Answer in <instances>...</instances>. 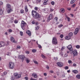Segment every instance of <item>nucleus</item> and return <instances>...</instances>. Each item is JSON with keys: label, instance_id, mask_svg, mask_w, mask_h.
I'll return each mask as SVG.
<instances>
[{"label": "nucleus", "instance_id": "49", "mask_svg": "<svg viewBox=\"0 0 80 80\" xmlns=\"http://www.w3.org/2000/svg\"><path fill=\"white\" fill-rule=\"evenodd\" d=\"M54 19L56 20V22H57V20H58V18L57 17H55L54 18Z\"/></svg>", "mask_w": 80, "mask_h": 80}, {"label": "nucleus", "instance_id": "43", "mask_svg": "<svg viewBox=\"0 0 80 80\" xmlns=\"http://www.w3.org/2000/svg\"><path fill=\"white\" fill-rule=\"evenodd\" d=\"M64 57H68V54L67 53H65L64 54Z\"/></svg>", "mask_w": 80, "mask_h": 80}, {"label": "nucleus", "instance_id": "26", "mask_svg": "<svg viewBox=\"0 0 80 80\" xmlns=\"http://www.w3.org/2000/svg\"><path fill=\"white\" fill-rule=\"evenodd\" d=\"M76 78H78V79H80V75H77L76 76Z\"/></svg>", "mask_w": 80, "mask_h": 80}, {"label": "nucleus", "instance_id": "7", "mask_svg": "<svg viewBox=\"0 0 80 80\" xmlns=\"http://www.w3.org/2000/svg\"><path fill=\"white\" fill-rule=\"evenodd\" d=\"M52 18H53V15L52 14H50L48 18L47 22H49L50 20H51Z\"/></svg>", "mask_w": 80, "mask_h": 80}, {"label": "nucleus", "instance_id": "61", "mask_svg": "<svg viewBox=\"0 0 80 80\" xmlns=\"http://www.w3.org/2000/svg\"><path fill=\"white\" fill-rule=\"evenodd\" d=\"M50 72L51 73H53V71L52 70H51L50 71Z\"/></svg>", "mask_w": 80, "mask_h": 80}, {"label": "nucleus", "instance_id": "45", "mask_svg": "<svg viewBox=\"0 0 80 80\" xmlns=\"http://www.w3.org/2000/svg\"><path fill=\"white\" fill-rule=\"evenodd\" d=\"M65 47L64 46L62 47L61 48V50H64V49H65Z\"/></svg>", "mask_w": 80, "mask_h": 80}, {"label": "nucleus", "instance_id": "36", "mask_svg": "<svg viewBox=\"0 0 80 80\" xmlns=\"http://www.w3.org/2000/svg\"><path fill=\"white\" fill-rule=\"evenodd\" d=\"M73 67H76V66H77V64L75 63H73Z\"/></svg>", "mask_w": 80, "mask_h": 80}, {"label": "nucleus", "instance_id": "17", "mask_svg": "<svg viewBox=\"0 0 80 80\" xmlns=\"http://www.w3.org/2000/svg\"><path fill=\"white\" fill-rule=\"evenodd\" d=\"M72 72H73L75 74H76V73H78V71L76 70H73L72 71Z\"/></svg>", "mask_w": 80, "mask_h": 80}, {"label": "nucleus", "instance_id": "29", "mask_svg": "<svg viewBox=\"0 0 80 80\" xmlns=\"http://www.w3.org/2000/svg\"><path fill=\"white\" fill-rule=\"evenodd\" d=\"M26 62H27V63H29V62H30V60H29V59H27Z\"/></svg>", "mask_w": 80, "mask_h": 80}, {"label": "nucleus", "instance_id": "64", "mask_svg": "<svg viewBox=\"0 0 80 80\" xmlns=\"http://www.w3.org/2000/svg\"><path fill=\"white\" fill-rule=\"evenodd\" d=\"M68 73H70V70H68L67 71Z\"/></svg>", "mask_w": 80, "mask_h": 80}, {"label": "nucleus", "instance_id": "63", "mask_svg": "<svg viewBox=\"0 0 80 80\" xmlns=\"http://www.w3.org/2000/svg\"><path fill=\"white\" fill-rule=\"evenodd\" d=\"M37 1L38 3H40L41 2V0H37Z\"/></svg>", "mask_w": 80, "mask_h": 80}, {"label": "nucleus", "instance_id": "47", "mask_svg": "<svg viewBox=\"0 0 80 80\" xmlns=\"http://www.w3.org/2000/svg\"><path fill=\"white\" fill-rule=\"evenodd\" d=\"M60 38H62L63 37V35L62 34H61L60 35Z\"/></svg>", "mask_w": 80, "mask_h": 80}, {"label": "nucleus", "instance_id": "18", "mask_svg": "<svg viewBox=\"0 0 80 80\" xmlns=\"http://www.w3.org/2000/svg\"><path fill=\"white\" fill-rule=\"evenodd\" d=\"M8 13H9L10 12H12V9H11V8H8Z\"/></svg>", "mask_w": 80, "mask_h": 80}, {"label": "nucleus", "instance_id": "48", "mask_svg": "<svg viewBox=\"0 0 80 80\" xmlns=\"http://www.w3.org/2000/svg\"><path fill=\"white\" fill-rule=\"evenodd\" d=\"M53 10H54L53 9L50 8V12H53Z\"/></svg>", "mask_w": 80, "mask_h": 80}, {"label": "nucleus", "instance_id": "44", "mask_svg": "<svg viewBox=\"0 0 80 80\" xmlns=\"http://www.w3.org/2000/svg\"><path fill=\"white\" fill-rule=\"evenodd\" d=\"M58 27L59 28H61V27H63V25L62 24H61L59 25L58 26Z\"/></svg>", "mask_w": 80, "mask_h": 80}, {"label": "nucleus", "instance_id": "55", "mask_svg": "<svg viewBox=\"0 0 80 80\" xmlns=\"http://www.w3.org/2000/svg\"><path fill=\"white\" fill-rule=\"evenodd\" d=\"M3 5V2H0V5Z\"/></svg>", "mask_w": 80, "mask_h": 80}, {"label": "nucleus", "instance_id": "25", "mask_svg": "<svg viewBox=\"0 0 80 80\" xmlns=\"http://www.w3.org/2000/svg\"><path fill=\"white\" fill-rule=\"evenodd\" d=\"M3 13V11L2 9H0V15H2Z\"/></svg>", "mask_w": 80, "mask_h": 80}, {"label": "nucleus", "instance_id": "46", "mask_svg": "<svg viewBox=\"0 0 80 80\" xmlns=\"http://www.w3.org/2000/svg\"><path fill=\"white\" fill-rule=\"evenodd\" d=\"M65 70H68V66H66L65 67Z\"/></svg>", "mask_w": 80, "mask_h": 80}, {"label": "nucleus", "instance_id": "15", "mask_svg": "<svg viewBox=\"0 0 80 80\" xmlns=\"http://www.w3.org/2000/svg\"><path fill=\"white\" fill-rule=\"evenodd\" d=\"M32 75L34 78H37V74L35 73H33Z\"/></svg>", "mask_w": 80, "mask_h": 80}, {"label": "nucleus", "instance_id": "51", "mask_svg": "<svg viewBox=\"0 0 80 80\" xmlns=\"http://www.w3.org/2000/svg\"><path fill=\"white\" fill-rule=\"evenodd\" d=\"M54 59L55 60H58V58H54Z\"/></svg>", "mask_w": 80, "mask_h": 80}, {"label": "nucleus", "instance_id": "56", "mask_svg": "<svg viewBox=\"0 0 80 80\" xmlns=\"http://www.w3.org/2000/svg\"><path fill=\"white\" fill-rule=\"evenodd\" d=\"M44 75L45 76V77H46L47 75V73H44Z\"/></svg>", "mask_w": 80, "mask_h": 80}, {"label": "nucleus", "instance_id": "28", "mask_svg": "<svg viewBox=\"0 0 80 80\" xmlns=\"http://www.w3.org/2000/svg\"><path fill=\"white\" fill-rule=\"evenodd\" d=\"M20 12L21 13H24V10H23V9L21 10Z\"/></svg>", "mask_w": 80, "mask_h": 80}, {"label": "nucleus", "instance_id": "6", "mask_svg": "<svg viewBox=\"0 0 80 80\" xmlns=\"http://www.w3.org/2000/svg\"><path fill=\"white\" fill-rule=\"evenodd\" d=\"M52 43V44H57V40L56 38L54 37L53 38Z\"/></svg>", "mask_w": 80, "mask_h": 80}, {"label": "nucleus", "instance_id": "57", "mask_svg": "<svg viewBox=\"0 0 80 80\" xmlns=\"http://www.w3.org/2000/svg\"><path fill=\"white\" fill-rule=\"evenodd\" d=\"M32 24H35V22L34 21H32Z\"/></svg>", "mask_w": 80, "mask_h": 80}, {"label": "nucleus", "instance_id": "37", "mask_svg": "<svg viewBox=\"0 0 80 80\" xmlns=\"http://www.w3.org/2000/svg\"><path fill=\"white\" fill-rule=\"evenodd\" d=\"M14 22L15 23H18V20H16L14 21Z\"/></svg>", "mask_w": 80, "mask_h": 80}, {"label": "nucleus", "instance_id": "42", "mask_svg": "<svg viewBox=\"0 0 80 80\" xmlns=\"http://www.w3.org/2000/svg\"><path fill=\"white\" fill-rule=\"evenodd\" d=\"M68 63H69V64H70V63H72V61L70 60H69L68 61Z\"/></svg>", "mask_w": 80, "mask_h": 80}, {"label": "nucleus", "instance_id": "58", "mask_svg": "<svg viewBox=\"0 0 80 80\" xmlns=\"http://www.w3.org/2000/svg\"><path fill=\"white\" fill-rule=\"evenodd\" d=\"M25 80H28V77H25Z\"/></svg>", "mask_w": 80, "mask_h": 80}, {"label": "nucleus", "instance_id": "53", "mask_svg": "<svg viewBox=\"0 0 80 80\" xmlns=\"http://www.w3.org/2000/svg\"><path fill=\"white\" fill-rule=\"evenodd\" d=\"M7 55H10V53L9 52H7Z\"/></svg>", "mask_w": 80, "mask_h": 80}, {"label": "nucleus", "instance_id": "27", "mask_svg": "<svg viewBox=\"0 0 80 80\" xmlns=\"http://www.w3.org/2000/svg\"><path fill=\"white\" fill-rule=\"evenodd\" d=\"M69 37H72V36H73V33H72V32H70L69 34Z\"/></svg>", "mask_w": 80, "mask_h": 80}, {"label": "nucleus", "instance_id": "2", "mask_svg": "<svg viewBox=\"0 0 80 80\" xmlns=\"http://www.w3.org/2000/svg\"><path fill=\"white\" fill-rule=\"evenodd\" d=\"M8 66L10 69H13L15 67V64L13 62H10L9 63Z\"/></svg>", "mask_w": 80, "mask_h": 80}, {"label": "nucleus", "instance_id": "11", "mask_svg": "<svg viewBox=\"0 0 80 80\" xmlns=\"http://www.w3.org/2000/svg\"><path fill=\"white\" fill-rule=\"evenodd\" d=\"M79 31V28H76L75 32H74V35H77Z\"/></svg>", "mask_w": 80, "mask_h": 80}, {"label": "nucleus", "instance_id": "54", "mask_svg": "<svg viewBox=\"0 0 80 80\" xmlns=\"http://www.w3.org/2000/svg\"><path fill=\"white\" fill-rule=\"evenodd\" d=\"M11 80H14V78L13 77H12L11 78Z\"/></svg>", "mask_w": 80, "mask_h": 80}, {"label": "nucleus", "instance_id": "38", "mask_svg": "<svg viewBox=\"0 0 80 80\" xmlns=\"http://www.w3.org/2000/svg\"><path fill=\"white\" fill-rule=\"evenodd\" d=\"M41 56L42 57V58H44L46 57L43 54L41 55Z\"/></svg>", "mask_w": 80, "mask_h": 80}, {"label": "nucleus", "instance_id": "9", "mask_svg": "<svg viewBox=\"0 0 80 80\" xmlns=\"http://www.w3.org/2000/svg\"><path fill=\"white\" fill-rule=\"evenodd\" d=\"M57 64L59 67H62L63 66V63H62L61 62H58Z\"/></svg>", "mask_w": 80, "mask_h": 80}, {"label": "nucleus", "instance_id": "4", "mask_svg": "<svg viewBox=\"0 0 80 80\" xmlns=\"http://www.w3.org/2000/svg\"><path fill=\"white\" fill-rule=\"evenodd\" d=\"M26 22H25L23 20L22 21L21 24V27L22 28L23 30H25V26L26 24Z\"/></svg>", "mask_w": 80, "mask_h": 80}, {"label": "nucleus", "instance_id": "21", "mask_svg": "<svg viewBox=\"0 0 80 80\" xmlns=\"http://www.w3.org/2000/svg\"><path fill=\"white\" fill-rule=\"evenodd\" d=\"M66 18L68 19V22H70V20H71V19H70L69 17H68V16H66Z\"/></svg>", "mask_w": 80, "mask_h": 80}, {"label": "nucleus", "instance_id": "41", "mask_svg": "<svg viewBox=\"0 0 80 80\" xmlns=\"http://www.w3.org/2000/svg\"><path fill=\"white\" fill-rule=\"evenodd\" d=\"M34 63H35V64H38V63L37 61H34Z\"/></svg>", "mask_w": 80, "mask_h": 80}, {"label": "nucleus", "instance_id": "8", "mask_svg": "<svg viewBox=\"0 0 80 80\" xmlns=\"http://www.w3.org/2000/svg\"><path fill=\"white\" fill-rule=\"evenodd\" d=\"M78 55V52L77 50H74L73 52V57H75V56H77Z\"/></svg>", "mask_w": 80, "mask_h": 80}, {"label": "nucleus", "instance_id": "40", "mask_svg": "<svg viewBox=\"0 0 80 80\" xmlns=\"http://www.w3.org/2000/svg\"><path fill=\"white\" fill-rule=\"evenodd\" d=\"M20 35H21V36H23V32H20Z\"/></svg>", "mask_w": 80, "mask_h": 80}, {"label": "nucleus", "instance_id": "62", "mask_svg": "<svg viewBox=\"0 0 80 80\" xmlns=\"http://www.w3.org/2000/svg\"><path fill=\"white\" fill-rule=\"evenodd\" d=\"M3 73H4V75H7V72H4Z\"/></svg>", "mask_w": 80, "mask_h": 80}, {"label": "nucleus", "instance_id": "5", "mask_svg": "<svg viewBox=\"0 0 80 80\" xmlns=\"http://www.w3.org/2000/svg\"><path fill=\"white\" fill-rule=\"evenodd\" d=\"M14 75L16 78H19L21 77V75L18 74V73L16 72L14 74Z\"/></svg>", "mask_w": 80, "mask_h": 80}, {"label": "nucleus", "instance_id": "23", "mask_svg": "<svg viewBox=\"0 0 80 80\" xmlns=\"http://www.w3.org/2000/svg\"><path fill=\"white\" fill-rule=\"evenodd\" d=\"M65 38L66 40H70V39L71 38H70V37L69 36H67Z\"/></svg>", "mask_w": 80, "mask_h": 80}, {"label": "nucleus", "instance_id": "16", "mask_svg": "<svg viewBox=\"0 0 80 80\" xmlns=\"http://www.w3.org/2000/svg\"><path fill=\"white\" fill-rule=\"evenodd\" d=\"M26 33H27L28 35H29V36H30L31 35V32H30V31L29 30L27 31Z\"/></svg>", "mask_w": 80, "mask_h": 80}, {"label": "nucleus", "instance_id": "39", "mask_svg": "<svg viewBox=\"0 0 80 80\" xmlns=\"http://www.w3.org/2000/svg\"><path fill=\"white\" fill-rule=\"evenodd\" d=\"M25 52H26V53H27V54H29V53H30V52L29 51H26Z\"/></svg>", "mask_w": 80, "mask_h": 80}, {"label": "nucleus", "instance_id": "1", "mask_svg": "<svg viewBox=\"0 0 80 80\" xmlns=\"http://www.w3.org/2000/svg\"><path fill=\"white\" fill-rule=\"evenodd\" d=\"M32 15L33 17H34L36 19L40 18L41 17L40 15H39L38 13H37V12L35 11H32Z\"/></svg>", "mask_w": 80, "mask_h": 80}, {"label": "nucleus", "instance_id": "32", "mask_svg": "<svg viewBox=\"0 0 80 80\" xmlns=\"http://www.w3.org/2000/svg\"><path fill=\"white\" fill-rule=\"evenodd\" d=\"M51 4L52 5H55V2L53 1H52L51 2Z\"/></svg>", "mask_w": 80, "mask_h": 80}, {"label": "nucleus", "instance_id": "30", "mask_svg": "<svg viewBox=\"0 0 80 80\" xmlns=\"http://www.w3.org/2000/svg\"><path fill=\"white\" fill-rule=\"evenodd\" d=\"M76 48H78V49H79L80 48V46L78 45H77L76 46Z\"/></svg>", "mask_w": 80, "mask_h": 80}, {"label": "nucleus", "instance_id": "10", "mask_svg": "<svg viewBox=\"0 0 80 80\" xmlns=\"http://www.w3.org/2000/svg\"><path fill=\"white\" fill-rule=\"evenodd\" d=\"M25 58V57L23 55H20V56H18L19 58H20V59H21L22 60H24Z\"/></svg>", "mask_w": 80, "mask_h": 80}, {"label": "nucleus", "instance_id": "31", "mask_svg": "<svg viewBox=\"0 0 80 80\" xmlns=\"http://www.w3.org/2000/svg\"><path fill=\"white\" fill-rule=\"evenodd\" d=\"M32 52H33V53H35L36 52H37V50L34 49H32Z\"/></svg>", "mask_w": 80, "mask_h": 80}, {"label": "nucleus", "instance_id": "24", "mask_svg": "<svg viewBox=\"0 0 80 80\" xmlns=\"http://www.w3.org/2000/svg\"><path fill=\"white\" fill-rule=\"evenodd\" d=\"M76 1V0H72L71 1V4H73L74 3H75V2Z\"/></svg>", "mask_w": 80, "mask_h": 80}, {"label": "nucleus", "instance_id": "19", "mask_svg": "<svg viewBox=\"0 0 80 80\" xmlns=\"http://www.w3.org/2000/svg\"><path fill=\"white\" fill-rule=\"evenodd\" d=\"M25 12H27L28 11V8H27V6H26L25 7Z\"/></svg>", "mask_w": 80, "mask_h": 80}, {"label": "nucleus", "instance_id": "35", "mask_svg": "<svg viewBox=\"0 0 80 80\" xmlns=\"http://www.w3.org/2000/svg\"><path fill=\"white\" fill-rule=\"evenodd\" d=\"M39 28V27L37 26L36 27L35 30H38V28Z\"/></svg>", "mask_w": 80, "mask_h": 80}, {"label": "nucleus", "instance_id": "20", "mask_svg": "<svg viewBox=\"0 0 80 80\" xmlns=\"http://www.w3.org/2000/svg\"><path fill=\"white\" fill-rule=\"evenodd\" d=\"M60 11L62 13H64L65 12V9L62 8L60 9Z\"/></svg>", "mask_w": 80, "mask_h": 80}, {"label": "nucleus", "instance_id": "13", "mask_svg": "<svg viewBox=\"0 0 80 80\" xmlns=\"http://www.w3.org/2000/svg\"><path fill=\"white\" fill-rule=\"evenodd\" d=\"M11 42H12L13 43H17V41H15V39L13 37H11Z\"/></svg>", "mask_w": 80, "mask_h": 80}, {"label": "nucleus", "instance_id": "60", "mask_svg": "<svg viewBox=\"0 0 80 80\" xmlns=\"http://www.w3.org/2000/svg\"><path fill=\"white\" fill-rule=\"evenodd\" d=\"M46 68H47V69H48L49 68V66H48V65H47L46 66Z\"/></svg>", "mask_w": 80, "mask_h": 80}, {"label": "nucleus", "instance_id": "34", "mask_svg": "<svg viewBox=\"0 0 80 80\" xmlns=\"http://www.w3.org/2000/svg\"><path fill=\"white\" fill-rule=\"evenodd\" d=\"M43 4L44 5H46L47 4V2L44 1V2H43Z\"/></svg>", "mask_w": 80, "mask_h": 80}, {"label": "nucleus", "instance_id": "50", "mask_svg": "<svg viewBox=\"0 0 80 80\" xmlns=\"http://www.w3.org/2000/svg\"><path fill=\"white\" fill-rule=\"evenodd\" d=\"M17 48H19V49H20V48H21V47L20 46H18L17 47Z\"/></svg>", "mask_w": 80, "mask_h": 80}, {"label": "nucleus", "instance_id": "33", "mask_svg": "<svg viewBox=\"0 0 80 80\" xmlns=\"http://www.w3.org/2000/svg\"><path fill=\"white\" fill-rule=\"evenodd\" d=\"M34 9L35 10H38V8L37 7H35L34 8Z\"/></svg>", "mask_w": 80, "mask_h": 80}, {"label": "nucleus", "instance_id": "59", "mask_svg": "<svg viewBox=\"0 0 80 80\" xmlns=\"http://www.w3.org/2000/svg\"><path fill=\"white\" fill-rule=\"evenodd\" d=\"M12 32V29H9V32Z\"/></svg>", "mask_w": 80, "mask_h": 80}, {"label": "nucleus", "instance_id": "3", "mask_svg": "<svg viewBox=\"0 0 80 80\" xmlns=\"http://www.w3.org/2000/svg\"><path fill=\"white\" fill-rule=\"evenodd\" d=\"M67 48L68 50H69V52L70 53H73V49L72 48V46L71 45H69L68 47Z\"/></svg>", "mask_w": 80, "mask_h": 80}, {"label": "nucleus", "instance_id": "14", "mask_svg": "<svg viewBox=\"0 0 80 80\" xmlns=\"http://www.w3.org/2000/svg\"><path fill=\"white\" fill-rule=\"evenodd\" d=\"M42 10L46 13H48L49 11V9L48 8L43 9Z\"/></svg>", "mask_w": 80, "mask_h": 80}, {"label": "nucleus", "instance_id": "22", "mask_svg": "<svg viewBox=\"0 0 80 80\" xmlns=\"http://www.w3.org/2000/svg\"><path fill=\"white\" fill-rule=\"evenodd\" d=\"M6 7L8 8H10L11 6H10V5L9 4H6Z\"/></svg>", "mask_w": 80, "mask_h": 80}, {"label": "nucleus", "instance_id": "12", "mask_svg": "<svg viewBox=\"0 0 80 80\" xmlns=\"http://www.w3.org/2000/svg\"><path fill=\"white\" fill-rule=\"evenodd\" d=\"M0 45H1V47H3L5 46V42H0Z\"/></svg>", "mask_w": 80, "mask_h": 80}, {"label": "nucleus", "instance_id": "52", "mask_svg": "<svg viewBox=\"0 0 80 80\" xmlns=\"http://www.w3.org/2000/svg\"><path fill=\"white\" fill-rule=\"evenodd\" d=\"M38 45L39 48H42V46H41V45H40L38 44Z\"/></svg>", "mask_w": 80, "mask_h": 80}]
</instances>
